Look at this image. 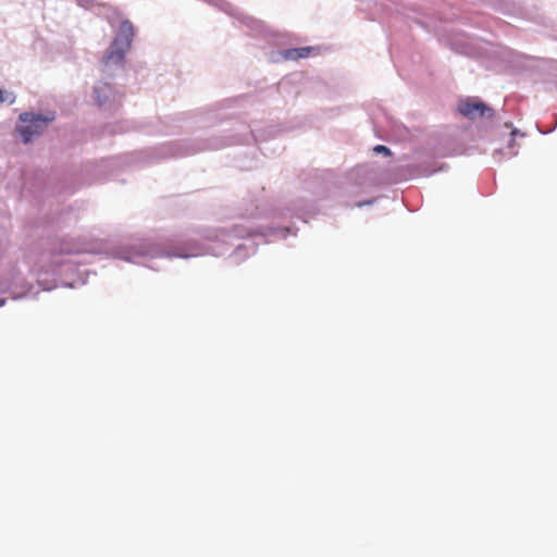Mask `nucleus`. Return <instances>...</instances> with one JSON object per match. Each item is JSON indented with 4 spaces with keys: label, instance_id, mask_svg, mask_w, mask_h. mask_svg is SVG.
<instances>
[{
    "label": "nucleus",
    "instance_id": "nucleus-8",
    "mask_svg": "<svg viewBox=\"0 0 557 557\" xmlns=\"http://www.w3.org/2000/svg\"><path fill=\"white\" fill-rule=\"evenodd\" d=\"M117 92L115 88L106 82H98L92 87V97L95 104L104 111H111L116 100Z\"/></svg>",
    "mask_w": 557,
    "mask_h": 557
},
{
    "label": "nucleus",
    "instance_id": "nucleus-7",
    "mask_svg": "<svg viewBox=\"0 0 557 557\" xmlns=\"http://www.w3.org/2000/svg\"><path fill=\"white\" fill-rule=\"evenodd\" d=\"M239 99L240 98H228L214 104L210 109L197 113V123L200 127L205 128L221 124L224 120L227 119L226 114L221 113V111L227 108H232L233 104Z\"/></svg>",
    "mask_w": 557,
    "mask_h": 557
},
{
    "label": "nucleus",
    "instance_id": "nucleus-10",
    "mask_svg": "<svg viewBox=\"0 0 557 557\" xmlns=\"http://www.w3.org/2000/svg\"><path fill=\"white\" fill-rule=\"evenodd\" d=\"M243 23H245L248 27H250L252 29L260 28V32L264 33L268 36L269 42H271V44L278 45V44L283 42V39L285 38V34L263 29V25L261 24V22H259L252 17H248V16L244 17Z\"/></svg>",
    "mask_w": 557,
    "mask_h": 557
},
{
    "label": "nucleus",
    "instance_id": "nucleus-13",
    "mask_svg": "<svg viewBox=\"0 0 557 557\" xmlns=\"http://www.w3.org/2000/svg\"><path fill=\"white\" fill-rule=\"evenodd\" d=\"M372 150L374 153L382 154L384 157H391L393 154L391 148L385 145H376Z\"/></svg>",
    "mask_w": 557,
    "mask_h": 557
},
{
    "label": "nucleus",
    "instance_id": "nucleus-16",
    "mask_svg": "<svg viewBox=\"0 0 557 557\" xmlns=\"http://www.w3.org/2000/svg\"><path fill=\"white\" fill-rule=\"evenodd\" d=\"M3 98H4V102H7L8 104H13L16 100V96L12 91H4Z\"/></svg>",
    "mask_w": 557,
    "mask_h": 557
},
{
    "label": "nucleus",
    "instance_id": "nucleus-21",
    "mask_svg": "<svg viewBox=\"0 0 557 557\" xmlns=\"http://www.w3.org/2000/svg\"><path fill=\"white\" fill-rule=\"evenodd\" d=\"M510 135H511L512 137H515L516 135H519V136H521V137H523V136H524V134H523V133H521L518 128H512V131H511Z\"/></svg>",
    "mask_w": 557,
    "mask_h": 557
},
{
    "label": "nucleus",
    "instance_id": "nucleus-15",
    "mask_svg": "<svg viewBox=\"0 0 557 557\" xmlns=\"http://www.w3.org/2000/svg\"><path fill=\"white\" fill-rule=\"evenodd\" d=\"M245 214L247 216H251V218H260L264 213H263V211L260 210V206L259 205H255V207L252 209H246V213Z\"/></svg>",
    "mask_w": 557,
    "mask_h": 557
},
{
    "label": "nucleus",
    "instance_id": "nucleus-12",
    "mask_svg": "<svg viewBox=\"0 0 557 557\" xmlns=\"http://www.w3.org/2000/svg\"><path fill=\"white\" fill-rule=\"evenodd\" d=\"M112 160H102L100 164H91L89 165L96 174H103L106 170L112 168Z\"/></svg>",
    "mask_w": 557,
    "mask_h": 557
},
{
    "label": "nucleus",
    "instance_id": "nucleus-19",
    "mask_svg": "<svg viewBox=\"0 0 557 557\" xmlns=\"http://www.w3.org/2000/svg\"><path fill=\"white\" fill-rule=\"evenodd\" d=\"M288 84H289V79H288V78H283V79L278 83V90L284 89Z\"/></svg>",
    "mask_w": 557,
    "mask_h": 557
},
{
    "label": "nucleus",
    "instance_id": "nucleus-14",
    "mask_svg": "<svg viewBox=\"0 0 557 557\" xmlns=\"http://www.w3.org/2000/svg\"><path fill=\"white\" fill-rule=\"evenodd\" d=\"M313 50H315V48L311 46L298 47V59L308 58Z\"/></svg>",
    "mask_w": 557,
    "mask_h": 557
},
{
    "label": "nucleus",
    "instance_id": "nucleus-3",
    "mask_svg": "<svg viewBox=\"0 0 557 557\" xmlns=\"http://www.w3.org/2000/svg\"><path fill=\"white\" fill-rule=\"evenodd\" d=\"M282 132L277 125H269L261 129H253L249 125L239 124L238 128L222 131L221 133H209L206 136H197L166 143L156 149L159 159L184 158L206 151H215L237 144H248L253 140L261 153L267 154L270 148L263 144L275 139ZM276 148L271 149L275 153Z\"/></svg>",
    "mask_w": 557,
    "mask_h": 557
},
{
    "label": "nucleus",
    "instance_id": "nucleus-23",
    "mask_svg": "<svg viewBox=\"0 0 557 557\" xmlns=\"http://www.w3.org/2000/svg\"><path fill=\"white\" fill-rule=\"evenodd\" d=\"M4 91L1 87H0V103H3L4 102Z\"/></svg>",
    "mask_w": 557,
    "mask_h": 557
},
{
    "label": "nucleus",
    "instance_id": "nucleus-6",
    "mask_svg": "<svg viewBox=\"0 0 557 557\" xmlns=\"http://www.w3.org/2000/svg\"><path fill=\"white\" fill-rule=\"evenodd\" d=\"M458 112L469 120L486 117L493 120L495 110L478 97H466L460 99L457 106Z\"/></svg>",
    "mask_w": 557,
    "mask_h": 557
},
{
    "label": "nucleus",
    "instance_id": "nucleus-1",
    "mask_svg": "<svg viewBox=\"0 0 557 557\" xmlns=\"http://www.w3.org/2000/svg\"><path fill=\"white\" fill-rule=\"evenodd\" d=\"M304 189L315 199L297 197L284 208H275L270 212L272 222L267 225L247 226L234 223L227 226L203 230L201 237L206 243L194 238L175 236L169 239L166 246H161L150 239H131L116 243L108 248V253L114 258L129 263L147 267L158 271L159 268L151 263L157 259L173 258L189 259L193 257L212 255L222 256L232 245L233 239H245L238 244L228 260L233 264H240L248 257L255 255L259 244H267L277 239H285L288 235L296 236L297 228L284 224L287 219L297 218L302 222L319 212L317 199L324 197L327 187L326 182L318 172L309 173L302 178Z\"/></svg>",
    "mask_w": 557,
    "mask_h": 557
},
{
    "label": "nucleus",
    "instance_id": "nucleus-11",
    "mask_svg": "<svg viewBox=\"0 0 557 557\" xmlns=\"http://www.w3.org/2000/svg\"><path fill=\"white\" fill-rule=\"evenodd\" d=\"M276 53L280 54L284 60H290V61L299 60L297 48H288L285 50H278V51H276Z\"/></svg>",
    "mask_w": 557,
    "mask_h": 557
},
{
    "label": "nucleus",
    "instance_id": "nucleus-20",
    "mask_svg": "<svg viewBox=\"0 0 557 557\" xmlns=\"http://www.w3.org/2000/svg\"><path fill=\"white\" fill-rule=\"evenodd\" d=\"M556 126H557V122L555 123V125H554L553 127H550V128H549V129H547V131L541 129L540 127H537V128H539V132H540L541 134H549V133H552V132H554V131H555Z\"/></svg>",
    "mask_w": 557,
    "mask_h": 557
},
{
    "label": "nucleus",
    "instance_id": "nucleus-9",
    "mask_svg": "<svg viewBox=\"0 0 557 557\" xmlns=\"http://www.w3.org/2000/svg\"><path fill=\"white\" fill-rule=\"evenodd\" d=\"M444 170V164L440 168L434 166L431 160H423L420 162H411L400 169L401 178L411 180L416 177L430 176L438 171Z\"/></svg>",
    "mask_w": 557,
    "mask_h": 557
},
{
    "label": "nucleus",
    "instance_id": "nucleus-22",
    "mask_svg": "<svg viewBox=\"0 0 557 557\" xmlns=\"http://www.w3.org/2000/svg\"><path fill=\"white\" fill-rule=\"evenodd\" d=\"M500 154H503V150H495L493 153V158L497 160Z\"/></svg>",
    "mask_w": 557,
    "mask_h": 557
},
{
    "label": "nucleus",
    "instance_id": "nucleus-5",
    "mask_svg": "<svg viewBox=\"0 0 557 557\" xmlns=\"http://www.w3.org/2000/svg\"><path fill=\"white\" fill-rule=\"evenodd\" d=\"M54 120V112L35 113L25 111L18 115L14 132L18 135L24 145H28L40 137Z\"/></svg>",
    "mask_w": 557,
    "mask_h": 557
},
{
    "label": "nucleus",
    "instance_id": "nucleus-24",
    "mask_svg": "<svg viewBox=\"0 0 557 557\" xmlns=\"http://www.w3.org/2000/svg\"><path fill=\"white\" fill-rule=\"evenodd\" d=\"M515 146V137L511 136V138L508 141V148H512Z\"/></svg>",
    "mask_w": 557,
    "mask_h": 557
},
{
    "label": "nucleus",
    "instance_id": "nucleus-18",
    "mask_svg": "<svg viewBox=\"0 0 557 557\" xmlns=\"http://www.w3.org/2000/svg\"><path fill=\"white\" fill-rule=\"evenodd\" d=\"M94 3H95V0H77V4L79 7H83V8H86V9L92 7Z\"/></svg>",
    "mask_w": 557,
    "mask_h": 557
},
{
    "label": "nucleus",
    "instance_id": "nucleus-17",
    "mask_svg": "<svg viewBox=\"0 0 557 557\" xmlns=\"http://www.w3.org/2000/svg\"><path fill=\"white\" fill-rule=\"evenodd\" d=\"M376 201V198H371V199H367V200H362V201H358L356 202V207L357 208H362V207H366V206H371L373 205L374 202Z\"/></svg>",
    "mask_w": 557,
    "mask_h": 557
},
{
    "label": "nucleus",
    "instance_id": "nucleus-4",
    "mask_svg": "<svg viewBox=\"0 0 557 557\" xmlns=\"http://www.w3.org/2000/svg\"><path fill=\"white\" fill-rule=\"evenodd\" d=\"M134 37L135 26L129 20H123L120 23L113 40L106 49L103 54L104 65H115L120 69H123L126 53L131 49Z\"/></svg>",
    "mask_w": 557,
    "mask_h": 557
},
{
    "label": "nucleus",
    "instance_id": "nucleus-2",
    "mask_svg": "<svg viewBox=\"0 0 557 557\" xmlns=\"http://www.w3.org/2000/svg\"><path fill=\"white\" fill-rule=\"evenodd\" d=\"M95 252L67 239H57L48 244L42 252L46 263L37 271L36 285L13 277L10 284L0 281V307L4 306L8 293L13 300L35 298L39 290L50 292L58 287L76 288L87 283L90 272L85 268Z\"/></svg>",
    "mask_w": 557,
    "mask_h": 557
}]
</instances>
